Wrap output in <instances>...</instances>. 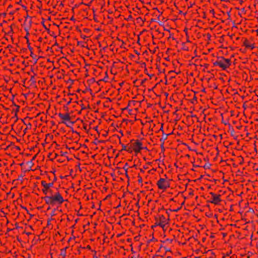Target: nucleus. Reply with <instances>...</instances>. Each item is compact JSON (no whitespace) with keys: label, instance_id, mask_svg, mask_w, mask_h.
Wrapping results in <instances>:
<instances>
[{"label":"nucleus","instance_id":"obj_9","mask_svg":"<svg viewBox=\"0 0 258 258\" xmlns=\"http://www.w3.org/2000/svg\"><path fill=\"white\" fill-rule=\"evenodd\" d=\"M60 254L64 257L66 255V250L64 249H62L61 250Z\"/></svg>","mask_w":258,"mask_h":258},{"label":"nucleus","instance_id":"obj_1","mask_svg":"<svg viewBox=\"0 0 258 258\" xmlns=\"http://www.w3.org/2000/svg\"><path fill=\"white\" fill-rule=\"evenodd\" d=\"M44 200L46 204L54 206L56 204H61L64 199L59 192H57L50 196H46Z\"/></svg>","mask_w":258,"mask_h":258},{"label":"nucleus","instance_id":"obj_8","mask_svg":"<svg viewBox=\"0 0 258 258\" xmlns=\"http://www.w3.org/2000/svg\"><path fill=\"white\" fill-rule=\"evenodd\" d=\"M58 116L61 119H62L63 120L70 121L71 119V117L69 113H59Z\"/></svg>","mask_w":258,"mask_h":258},{"label":"nucleus","instance_id":"obj_11","mask_svg":"<svg viewBox=\"0 0 258 258\" xmlns=\"http://www.w3.org/2000/svg\"><path fill=\"white\" fill-rule=\"evenodd\" d=\"M138 181L139 182H141L142 181V178H140V179H139Z\"/></svg>","mask_w":258,"mask_h":258},{"label":"nucleus","instance_id":"obj_10","mask_svg":"<svg viewBox=\"0 0 258 258\" xmlns=\"http://www.w3.org/2000/svg\"><path fill=\"white\" fill-rule=\"evenodd\" d=\"M246 47L250 48L251 49H252L254 48L253 46L252 45H251V44L246 45Z\"/></svg>","mask_w":258,"mask_h":258},{"label":"nucleus","instance_id":"obj_5","mask_svg":"<svg viewBox=\"0 0 258 258\" xmlns=\"http://www.w3.org/2000/svg\"><path fill=\"white\" fill-rule=\"evenodd\" d=\"M210 195H211V198L210 202L214 205H219L221 201L220 199L221 196L220 195H216L213 192H211Z\"/></svg>","mask_w":258,"mask_h":258},{"label":"nucleus","instance_id":"obj_4","mask_svg":"<svg viewBox=\"0 0 258 258\" xmlns=\"http://www.w3.org/2000/svg\"><path fill=\"white\" fill-rule=\"evenodd\" d=\"M41 184L43 186L42 190L45 195H47L49 193H51V189H50L53 185L52 182L47 183L45 181L42 180L41 182Z\"/></svg>","mask_w":258,"mask_h":258},{"label":"nucleus","instance_id":"obj_6","mask_svg":"<svg viewBox=\"0 0 258 258\" xmlns=\"http://www.w3.org/2000/svg\"><path fill=\"white\" fill-rule=\"evenodd\" d=\"M168 223V219L166 218V217L163 215H161L159 216L158 225L160 227L164 228V226L167 224Z\"/></svg>","mask_w":258,"mask_h":258},{"label":"nucleus","instance_id":"obj_3","mask_svg":"<svg viewBox=\"0 0 258 258\" xmlns=\"http://www.w3.org/2000/svg\"><path fill=\"white\" fill-rule=\"evenodd\" d=\"M158 187L162 190H165L170 186V182L165 178H161L157 182Z\"/></svg>","mask_w":258,"mask_h":258},{"label":"nucleus","instance_id":"obj_7","mask_svg":"<svg viewBox=\"0 0 258 258\" xmlns=\"http://www.w3.org/2000/svg\"><path fill=\"white\" fill-rule=\"evenodd\" d=\"M133 149L135 152H140L143 149L142 143L139 141H137L133 144Z\"/></svg>","mask_w":258,"mask_h":258},{"label":"nucleus","instance_id":"obj_2","mask_svg":"<svg viewBox=\"0 0 258 258\" xmlns=\"http://www.w3.org/2000/svg\"><path fill=\"white\" fill-rule=\"evenodd\" d=\"M215 64L223 70H226L230 66L231 61L229 59L222 57L220 59L217 61Z\"/></svg>","mask_w":258,"mask_h":258}]
</instances>
